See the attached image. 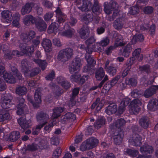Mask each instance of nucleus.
<instances>
[{
  "instance_id": "19",
  "label": "nucleus",
  "mask_w": 158,
  "mask_h": 158,
  "mask_svg": "<svg viewBox=\"0 0 158 158\" xmlns=\"http://www.w3.org/2000/svg\"><path fill=\"white\" fill-rule=\"evenodd\" d=\"M150 123V120L146 116L142 117L139 121V125L144 129H146L148 127Z\"/></svg>"
},
{
  "instance_id": "56",
  "label": "nucleus",
  "mask_w": 158,
  "mask_h": 158,
  "mask_svg": "<svg viewBox=\"0 0 158 158\" xmlns=\"http://www.w3.org/2000/svg\"><path fill=\"white\" fill-rule=\"evenodd\" d=\"M113 86L110 83V81L107 82L104 86L102 91L103 92H104V90H105V93L107 92Z\"/></svg>"
},
{
  "instance_id": "32",
  "label": "nucleus",
  "mask_w": 158,
  "mask_h": 158,
  "mask_svg": "<svg viewBox=\"0 0 158 158\" xmlns=\"http://www.w3.org/2000/svg\"><path fill=\"white\" fill-rule=\"evenodd\" d=\"M20 137V132L17 131H14L11 132L9 136V139L12 142H15Z\"/></svg>"
},
{
  "instance_id": "14",
  "label": "nucleus",
  "mask_w": 158,
  "mask_h": 158,
  "mask_svg": "<svg viewBox=\"0 0 158 158\" xmlns=\"http://www.w3.org/2000/svg\"><path fill=\"white\" fill-rule=\"evenodd\" d=\"M158 107V100L155 98H153L149 101L147 105L148 109L151 111L156 110Z\"/></svg>"
},
{
  "instance_id": "43",
  "label": "nucleus",
  "mask_w": 158,
  "mask_h": 158,
  "mask_svg": "<svg viewBox=\"0 0 158 158\" xmlns=\"http://www.w3.org/2000/svg\"><path fill=\"white\" fill-rule=\"evenodd\" d=\"M125 123V120L123 118H120L118 119L113 124L115 127L119 128L123 126Z\"/></svg>"
},
{
  "instance_id": "10",
  "label": "nucleus",
  "mask_w": 158,
  "mask_h": 158,
  "mask_svg": "<svg viewBox=\"0 0 158 158\" xmlns=\"http://www.w3.org/2000/svg\"><path fill=\"white\" fill-rule=\"evenodd\" d=\"M76 118V116L73 113L68 112L61 117V121L63 123H66L69 122L74 121Z\"/></svg>"
},
{
  "instance_id": "8",
  "label": "nucleus",
  "mask_w": 158,
  "mask_h": 158,
  "mask_svg": "<svg viewBox=\"0 0 158 158\" xmlns=\"http://www.w3.org/2000/svg\"><path fill=\"white\" fill-rule=\"evenodd\" d=\"M36 117L37 121L39 123H47L49 118L48 114L42 111L37 112Z\"/></svg>"
},
{
  "instance_id": "15",
  "label": "nucleus",
  "mask_w": 158,
  "mask_h": 158,
  "mask_svg": "<svg viewBox=\"0 0 158 158\" xmlns=\"http://www.w3.org/2000/svg\"><path fill=\"white\" fill-rule=\"evenodd\" d=\"M81 6L79 7V9L83 11L87 12L92 9V4L91 2L87 0L82 1Z\"/></svg>"
},
{
  "instance_id": "33",
  "label": "nucleus",
  "mask_w": 158,
  "mask_h": 158,
  "mask_svg": "<svg viewBox=\"0 0 158 158\" xmlns=\"http://www.w3.org/2000/svg\"><path fill=\"white\" fill-rule=\"evenodd\" d=\"M18 121L19 125L23 129H26L29 128V124L25 118H20L19 120H18Z\"/></svg>"
},
{
  "instance_id": "7",
  "label": "nucleus",
  "mask_w": 158,
  "mask_h": 158,
  "mask_svg": "<svg viewBox=\"0 0 158 158\" xmlns=\"http://www.w3.org/2000/svg\"><path fill=\"white\" fill-rule=\"evenodd\" d=\"M65 20H56L54 23H52L49 26L48 31L49 33L56 34L57 31L58 27L61 26Z\"/></svg>"
},
{
  "instance_id": "29",
  "label": "nucleus",
  "mask_w": 158,
  "mask_h": 158,
  "mask_svg": "<svg viewBox=\"0 0 158 158\" xmlns=\"http://www.w3.org/2000/svg\"><path fill=\"white\" fill-rule=\"evenodd\" d=\"M64 110V107H55L53 110V113L52 117L53 118H56L60 117L61 113L63 112Z\"/></svg>"
},
{
  "instance_id": "44",
  "label": "nucleus",
  "mask_w": 158,
  "mask_h": 158,
  "mask_svg": "<svg viewBox=\"0 0 158 158\" xmlns=\"http://www.w3.org/2000/svg\"><path fill=\"white\" fill-rule=\"evenodd\" d=\"M123 20H114L113 26L115 29L119 30L122 29L123 25Z\"/></svg>"
},
{
  "instance_id": "45",
  "label": "nucleus",
  "mask_w": 158,
  "mask_h": 158,
  "mask_svg": "<svg viewBox=\"0 0 158 158\" xmlns=\"http://www.w3.org/2000/svg\"><path fill=\"white\" fill-rule=\"evenodd\" d=\"M85 58L86 59L87 61L88 65L92 67L95 65L96 62L94 57H91L90 55H88L87 57L86 54H85Z\"/></svg>"
},
{
  "instance_id": "42",
  "label": "nucleus",
  "mask_w": 158,
  "mask_h": 158,
  "mask_svg": "<svg viewBox=\"0 0 158 158\" xmlns=\"http://www.w3.org/2000/svg\"><path fill=\"white\" fill-rule=\"evenodd\" d=\"M150 67L148 64H145L142 66H140L139 69L141 72H145L146 73L148 74L151 72Z\"/></svg>"
},
{
  "instance_id": "3",
  "label": "nucleus",
  "mask_w": 158,
  "mask_h": 158,
  "mask_svg": "<svg viewBox=\"0 0 158 158\" xmlns=\"http://www.w3.org/2000/svg\"><path fill=\"white\" fill-rule=\"evenodd\" d=\"M21 63L22 71L25 74L27 75L29 77H32L37 75L41 71L40 69L37 67L31 69L26 59H23Z\"/></svg>"
},
{
  "instance_id": "41",
  "label": "nucleus",
  "mask_w": 158,
  "mask_h": 158,
  "mask_svg": "<svg viewBox=\"0 0 158 158\" xmlns=\"http://www.w3.org/2000/svg\"><path fill=\"white\" fill-rule=\"evenodd\" d=\"M27 90V88L25 87L19 86L16 88V93L19 95H23L26 94Z\"/></svg>"
},
{
  "instance_id": "4",
  "label": "nucleus",
  "mask_w": 158,
  "mask_h": 158,
  "mask_svg": "<svg viewBox=\"0 0 158 158\" xmlns=\"http://www.w3.org/2000/svg\"><path fill=\"white\" fill-rule=\"evenodd\" d=\"M95 77L98 81H101L98 85V87L101 88L105 82L108 80V76L105 74V72L102 67H98L95 70L94 73Z\"/></svg>"
},
{
  "instance_id": "21",
  "label": "nucleus",
  "mask_w": 158,
  "mask_h": 158,
  "mask_svg": "<svg viewBox=\"0 0 158 158\" xmlns=\"http://www.w3.org/2000/svg\"><path fill=\"white\" fill-rule=\"evenodd\" d=\"M141 51V49L140 48L135 49L132 53V57L127 60L128 63H132V64H133L134 63L135 60L138 59Z\"/></svg>"
},
{
  "instance_id": "46",
  "label": "nucleus",
  "mask_w": 158,
  "mask_h": 158,
  "mask_svg": "<svg viewBox=\"0 0 158 158\" xmlns=\"http://www.w3.org/2000/svg\"><path fill=\"white\" fill-rule=\"evenodd\" d=\"M2 17L3 19L9 20L12 17L10 12L7 10L3 11L1 13Z\"/></svg>"
},
{
  "instance_id": "24",
  "label": "nucleus",
  "mask_w": 158,
  "mask_h": 158,
  "mask_svg": "<svg viewBox=\"0 0 158 158\" xmlns=\"http://www.w3.org/2000/svg\"><path fill=\"white\" fill-rule=\"evenodd\" d=\"M123 131H120L114 136V142L116 145H119L122 143L124 137Z\"/></svg>"
},
{
  "instance_id": "35",
  "label": "nucleus",
  "mask_w": 158,
  "mask_h": 158,
  "mask_svg": "<svg viewBox=\"0 0 158 158\" xmlns=\"http://www.w3.org/2000/svg\"><path fill=\"white\" fill-rule=\"evenodd\" d=\"M59 34L61 35L71 38L73 34V29L69 28L64 31L59 32Z\"/></svg>"
},
{
  "instance_id": "51",
  "label": "nucleus",
  "mask_w": 158,
  "mask_h": 158,
  "mask_svg": "<svg viewBox=\"0 0 158 158\" xmlns=\"http://www.w3.org/2000/svg\"><path fill=\"white\" fill-rule=\"evenodd\" d=\"M110 40L108 37H106L102 38L99 44L102 47L106 46L109 43Z\"/></svg>"
},
{
  "instance_id": "11",
  "label": "nucleus",
  "mask_w": 158,
  "mask_h": 158,
  "mask_svg": "<svg viewBox=\"0 0 158 158\" xmlns=\"http://www.w3.org/2000/svg\"><path fill=\"white\" fill-rule=\"evenodd\" d=\"M158 89V85H152L145 91L144 96L146 98H149L155 94Z\"/></svg>"
},
{
  "instance_id": "54",
  "label": "nucleus",
  "mask_w": 158,
  "mask_h": 158,
  "mask_svg": "<svg viewBox=\"0 0 158 158\" xmlns=\"http://www.w3.org/2000/svg\"><path fill=\"white\" fill-rule=\"evenodd\" d=\"M57 59L59 60H62L63 59L65 60V59H66V56L63 49L61 50L58 52Z\"/></svg>"
},
{
  "instance_id": "58",
  "label": "nucleus",
  "mask_w": 158,
  "mask_h": 158,
  "mask_svg": "<svg viewBox=\"0 0 158 158\" xmlns=\"http://www.w3.org/2000/svg\"><path fill=\"white\" fill-rule=\"evenodd\" d=\"M34 7V9L36 11L37 14L38 15H40L43 14V9L39 5L35 3V6Z\"/></svg>"
},
{
  "instance_id": "5",
  "label": "nucleus",
  "mask_w": 158,
  "mask_h": 158,
  "mask_svg": "<svg viewBox=\"0 0 158 158\" xmlns=\"http://www.w3.org/2000/svg\"><path fill=\"white\" fill-rule=\"evenodd\" d=\"M10 94H6L2 97L1 105L2 108H9L13 105L10 98Z\"/></svg>"
},
{
  "instance_id": "38",
  "label": "nucleus",
  "mask_w": 158,
  "mask_h": 158,
  "mask_svg": "<svg viewBox=\"0 0 158 158\" xmlns=\"http://www.w3.org/2000/svg\"><path fill=\"white\" fill-rule=\"evenodd\" d=\"M105 120L102 118L97 119L94 124V127L98 129L105 124Z\"/></svg>"
},
{
  "instance_id": "62",
  "label": "nucleus",
  "mask_w": 158,
  "mask_h": 158,
  "mask_svg": "<svg viewBox=\"0 0 158 158\" xmlns=\"http://www.w3.org/2000/svg\"><path fill=\"white\" fill-rule=\"evenodd\" d=\"M95 40L93 36H92L88 38L85 42V44L88 46H89L95 42Z\"/></svg>"
},
{
  "instance_id": "37",
  "label": "nucleus",
  "mask_w": 158,
  "mask_h": 158,
  "mask_svg": "<svg viewBox=\"0 0 158 158\" xmlns=\"http://www.w3.org/2000/svg\"><path fill=\"white\" fill-rule=\"evenodd\" d=\"M63 49L66 56V60L70 59L73 54V49L68 48Z\"/></svg>"
},
{
  "instance_id": "57",
  "label": "nucleus",
  "mask_w": 158,
  "mask_h": 158,
  "mask_svg": "<svg viewBox=\"0 0 158 158\" xmlns=\"http://www.w3.org/2000/svg\"><path fill=\"white\" fill-rule=\"evenodd\" d=\"M55 73L54 71L52 70L45 77V79L47 80L52 81L55 78Z\"/></svg>"
},
{
  "instance_id": "25",
  "label": "nucleus",
  "mask_w": 158,
  "mask_h": 158,
  "mask_svg": "<svg viewBox=\"0 0 158 158\" xmlns=\"http://www.w3.org/2000/svg\"><path fill=\"white\" fill-rule=\"evenodd\" d=\"M113 38L115 39V44L117 46H122L124 45L123 42V37L119 34L115 33L113 34Z\"/></svg>"
},
{
  "instance_id": "16",
  "label": "nucleus",
  "mask_w": 158,
  "mask_h": 158,
  "mask_svg": "<svg viewBox=\"0 0 158 158\" xmlns=\"http://www.w3.org/2000/svg\"><path fill=\"white\" fill-rule=\"evenodd\" d=\"M41 44L45 51L49 52L52 50V43L51 41L47 39H43Z\"/></svg>"
},
{
  "instance_id": "2",
  "label": "nucleus",
  "mask_w": 158,
  "mask_h": 158,
  "mask_svg": "<svg viewBox=\"0 0 158 158\" xmlns=\"http://www.w3.org/2000/svg\"><path fill=\"white\" fill-rule=\"evenodd\" d=\"M140 103L141 102L138 99H134L131 101L130 99L127 98H123L120 103L123 105H125V107L129 104L131 111L133 114H138L140 110Z\"/></svg>"
},
{
  "instance_id": "6",
  "label": "nucleus",
  "mask_w": 158,
  "mask_h": 158,
  "mask_svg": "<svg viewBox=\"0 0 158 158\" xmlns=\"http://www.w3.org/2000/svg\"><path fill=\"white\" fill-rule=\"evenodd\" d=\"M23 22L25 24L27 23L29 21L33 23L34 22L35 23V26L37 28L39 31H44L46 29L47 25L44 20H23Z\"/></svg>"
},
{
  "instance_id": "17",
  "label": "nucleus",
  "mask_w": 158,
  "mask_h": 158,
  "mask_svg": "<svg viewBox=\"0 0 158 158\" xmlns=\"http://www.w3.org/2000/svg\"><path fill=\"white\" fill-rule=\"evenodd\" d=\"M132 45L130 44H127L126 46H123L121 52L122 55L125 57H128L132 51Z\"/></svg>"
},
{
  "instance_id": "40",
  "label": "nucleus",
  "mask_w": 158,
  "mask_h": 158,
  "mask_svg": "<svg viewBox=\"0 0 158 158\" xmlns=\"http://www.w3.org/2000/svg\"><path fill=\"white\" fill-rule=\"evenodd\" d=\"M132 65V63H128V61H127L126 63V66L127 68L125 69V70L123 71L122 77L124 78L126 77L131 67V66Z\"/></svg>"
},
{
  "instance_id": "30",
  "label": "nucleus",
  "mask_w": 158,
  "mask_h": 158,
  "mask_svg": "<svg viewBox=\"0 0 158 158\" xmlns=\"http://www.w3.org/2000/svg\"><path fill=\"white\" fill-rule=\"evenodd\" d=\"M33 61L36 64H37L43 71L44 70L47 66L48 63L45 60L34 59Z\"/></svg>"
},
{
  "instance_id": "61",
  "label": "nucleus",
  "mask_w": 158,
  "mask_h": 158,
  "mask_svg": "<svg viewBox=\"0 0 158 158\" xmlns=\"http://www.w3.org/2000/svg\"><path fill=\"white\" fill-rule=\"evenodd\" d=\"M63 90L60 88L56 89L54 92L53 94L55 97H59L63 93Z\"/></svg>"
},
{
  "instance_id": "49",
  "label": "nucleus",
  "mask_w": 158,
  "mask_h": 158,
  "mask_svg": "<svg viewBox=\"0 0 158 158\" xmlns=\"http://www.w3.org/2000/svg\"><path fill=\"white\" fill-rule=\"evenodd\" d=\"M10 117V114L8 111H6L2 114H0V122H3L6 120L8 119Z\"/></svg>"
},
{
  "instance_id": "59",
  "label": "nucleus",
  "mask_w": 158,
  "mask_h": 158,
  "mask_svg": "<svg viewBox=\"0 0 158 158\" xmlns=\"http://www.w3.org/2000/svg\"><path fill=\"white\" fill-rule=\"evenodd\" d=\"M38 149H43L46 148V143L43 140L40 141L37 144Z\"/></svg>"
},
{
  "instance_id": "12",
  "label": "nucleus",
  "mask_w": 158,
  "mask_h": 158,
  "mask_svg": "<svg viewBox=\"0 0 158 158\" xmlns=\"http://www.w3.org/2000/svg\"><path fill=\"white\" fill-rule=\"evenodd\" d=\"M140 151L142 153L145 154H150L154 151V149L152 146L145 143L140 148Z\"/></svg>"
},
{
  "instance_id": "13",
  "label": "nucleus",
  "mask_w": 158,
  "mask_h": 158,
  "mask_svg": "<svg viewBox=\"0 0 158 158\" xmlns=\"http://www.w3.org/2000/svg\"><path fill=\"white\" fill-rule=\"evenodd\" d=\"M57 80L58 84L64 89H67L70 87L71 85L70 82L66 80L64 77L59 76L57 77Z\"/></svg>"
},
{
  "instance_id": "28",
  "label": "nucleus",
  "mask_w": 158,
  "mask_h": 158,
  "mask_svg": "<svg viewBox=\"0 0 158 158\" xmlns=\"http://www.w3.org/2000/svg\"><path fill=\"white\" fill-rule=\"evenodd\" d=\"M79 33L81 38L86 39L89 35V29L83 27L80 29Z\"/></svg>"
},
{
  "instance_id": "31",
  "label": "nucleus",
  "mask_w": 158,
  "mask_h": 158,
  "mask_svg": "<svg viewBox=\"0 0 158 158\" xmlns=\"http://www.w3.org/2000/svg\"><path fill=\"white\" fill-rule=\"evenodd\" d=\"M56 17L58 20H65L66 19V16L65 14L63 12L60 7H58L55 11Z\"/></svg>"
},
{
  "instance_id": "22",
  "label": "nucleus",
  "mask_w": 158,
  "mask_h": 158,
  "mask_svg": "<svg viewBox=\"0 0 158 158\" xmlns=\"http://www.w3.org/2000/svg\"><path fill=\"white\" fill-rule=\"evenodd\" d=\"M117 66L114 64H110L109 67L105 69L106 72L110 76L115 75L117 71Z\"/></svg>"
},
{
  "instance_id": "47",
  "label": "nucleus",
  "mask_w": 158,
  "mask_h": 158,
  "mask_svg": "<svg viewBox=\"0 0 158 158\" xmlns=\"http://www.w3.org/2000/svg\"><path fill=\"white\" fill-rule=\"evenodd\" d=\"M104 11L105 13L108 15L111 14L112 11H113L110 6L109 5V3L108 2H105L104 4Z\"/></svg>"
},
{
  "instance_id": "53",
  "label": "nucleus",
  "mask_w": 158,
  "mask_h": 158,
  "mask_svg": "<svg viewBox=\"0 0 158 158\" xmlns=\"http://www.w3.org/2000/svg\"><path fill=\"white\" fill-rule=\"evenodd\" d=\"M126 152L128 155L132 157H136L138 155V152L136 150H132L130 149H127Z\"/></svg>"
},
{
  "instance_id": "9",
  "label": "nucleus",
  "mask_w": 158,
  "mask_h": 158,
  "mask_svg": "<svg viewBox=\"0 0 158 158\" xmlns=\"http://www.w3.org/2000/svg\"><path fill=\"white\" fill-rule=\"evenodd\" d=\"M35 3L33 2H27L22 6L21 10V14L24 15L30 13L31 11L32 7L35 6Z\"/></svg>"
},
{
  "instance_id": "55",
  "label": "nucleus",
  "mask_w": 158,
  "mask_h": 158,
  "mask_svg": "<svg viewBox=\"0 0 158 158\" xmlns=\"http://www.w3.org/2000/svg\"><path fill=\"white\" fill-rule=\"evenodd\" d=\"M153 8L151 6H145L143 8V11L146 14H150L153 12Z\"/></svg>"
},
{
  "instance_id": "52",
  "label": "nucleus",
  "mask_w": 158,
  "mask_h": 158,
  "mask_svg": "<svg viewBox=\"0 0 158 158\" xmlns=\"http://www.w3.org/2000/svg\"><path fill=\"white\" fill-rule=\"evenodd\" d=\"M109 3V5L112 10H118V5L117 2L114 0L110 1Z\"/></svg>"
},
{
  "instance_id": "18",
  "label": "nucleus",
  "mask_w": 158,
  "mask_h": 158,
  "mask_svg": "<svg viewBox=\"0 0 158 158\" xmlns=\"http://www.w3.org/2000/svg\"><path fill=\"white\" fill-rule=\"evenodd\" d=\"M41 93L40 91L36 90L34 95L35 102L32 104V105L35 108H37L39 107V105L41 102Z\"/></svg>"
},
{
  "instance_id": "34",
  "label": "nucleus",
  "mask_w": 158,
  "mask_h": 158,
  "mask_svg": "<svg viewBox=\"0 0 158 158\" xmlns=\"http://www.w3.org/2000/svg\"><path fill=\"white\" fill-rule=\"evenodd\" d=\"M125 83L127 85L134 87L137 85V81L134 78H127L125 80Z\"/></svg>"
},
{
  "instance_id": "39",
  "label": "nucleus",
  "mask_w": 158,
  "mask_h": 158,
  "mask_svg": "<svg viewBox=\"0 0 158 158\" xmlns=\"http://www.w3.org/2000/svg\"><path fill=\"white\" fill-rule=\"evenodd\" d=\"M38 149L37 144L35 143L27 145L26 150L30 152H34Z\"/></svg>"
},
{
  "instance_id": "26",
  "label": "nucleus",
  "mask_w": 158,
  "mask_h": 158,
  "mask_svg": "<svg viewBox=\"0 0 158 158\" xmlns=\"http://www.w3.org/2000/svg\"><path fill=\"white\" fill-rule=\"evenodd\" d=\"M118 106L116 104H110L106 109L105 112L108 115L115 113L117 110Z\"/></svg>"
},
{
  "instance_id": "27",
  "label": "nucleus",
  "mask_w": 158,
  "mask_h": 158,
  "mask_svg": "<svg viewBox=\"0 0 158 158\" xmlns=\"http://www.w3.org/2000/svg\"><path fill=\"white\" fill-rule=\"evenodd\" d=\"M142 137L139 134L135 135L133 137L132 139V144L135 146L139 147L142 144Z\"/></svg>"
},
{
  "instance_id": "50",
  "label": "nucleus",
  "mask_w": 158,
  "mask_h": 158,
  "mask_svg": "<svg viewBox=\"0 0 158 158\" xmlns=\"http://www.w3.org/2000/svg\"><path fill=\"white\" fill-rule=\"evenodd\" d=\"M132 130L133 133L135 134V135L141 134L142 133V130L138 126H133L132 127Z\"/></svg>"
},
{
  "instance_id": "20",
  "label": "nucleus",
  "mask_w": 158,
  "mask_h": 158,
  "mask_svg": "<svg viewBox=\"0 0 158 158\" xmlns=\"http://www.w3.org/2000/svg\"><path fill=\"white\" fill-rule=\"evenodd\" d=\"M3 77L6 82L8 83L14 84L16 82L15 78L10 73L6 72L3 74Z\"/></svg>"
},
{
  "instance_id": "1",
  "label": "nucleus",
  "mask_w": 158,
  "mask_h": 158,
  "mask_svg": "<svg viewBox=\"0 0 158 158\" xmlns=\"http://www.w3.org/2000/svg\"><path fill=\"white\" fill-rule=\"evenodd\" d=\"M81 65V61L78 58H75L69 68L70 73L73 74L70 77V79L72 82L77 83L79 85H82L88 79V75H81L79 72L80 68Z\"/></svg>"
},
{
  "instance_id": "60",
  "label": "nucleus",
  "mask_w": 158,
  "mask_h": 158,
  "mask_svg": "<svg viewBox=\"0 0 158 158\" xmlns=\"http://www.w3.org/2000/svg\"><path fill=\"white\" fill-rule=\"evenodd\" d=\"M21 39L23 41L25 42H28L30 41L29 40L28 35L26 33H23L20 35Z\"/></svg>"
},
{
  "instance_id": "64",
  "label": "nucleus",
  "mask_w": 158,
  "mask_h": 158,
  "mask_svg": "<svg viewBox=\"0 0 158 158\" xmlns=\"http://www.w3.org/2000/svg\"><path fill=\"white\" fill-rule=\"evenodd\" d=\"M79 90L80 89L79 88H74L72 90V94L70 97L75 98L78 94Z\"/></svg>"
},
{
  "instance_id": "36",
  "label": "nucleus",
  "mask_w": 158,
  "mask_h": 158,
  "mask_svg": "<svg viewBox=\"0 0 158 158\" xmlns=\"http://www.w3.org/2000/svg\"><path fill=\"white\" fill-rule=\"evenodd\" d=\"M144 40V36L141 34H136L135 35L132 39V41L134 44H135L137 42H142Z\"/></svg>"
},
{
  "instance_id": "23",
  "label": "nucleus",
  "mask_w": 158,
  "mask_h": 158,
  "mask_svg": "<svg viewBox=\"0 0 158 158\" xmlns=\"http://www.w3.org/2000/svg\"><path fill=\"white\" fill-rule=\"evenodd\" d=\"M88 146V149H92L96 147L98 143V139L94 137H91L86 140Z\"/></svg>"
},
{
  "instance_id": "48",
  "label": "nucleus",
  "mask_w": 158,
  "mask_h": 158,
  "mask_svg": "<svg viewBox=\"0 0 158 158\" xmlns=\"http://www.w3.org/2000/svg\"><path fill=\"white\" fill-rule=\"evenodd\" d=\"M129 13L132 15H135L138 14L139 11V8L137 6H135L130 7Z\"/></svg>"
},
{
  "instance_id": "63",
  "label": "nucleus",
  "mask_w": 158,
  "mask_h": 158,
  "mask_svg": "<svg viewBox=\"0 0 158 158\" xmlns=\"http://www.w3.org/2000/svg\"><path fill=\"white\" fill-rule=\"evenodd\" d=\"M80 150L82 152L89 149L88 146L86 141L82 143L80 146Z\"/></svg>"
}]
</instances>
